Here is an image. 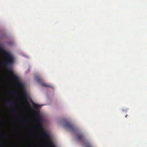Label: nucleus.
Masks as SVG:
<instances>
[{
	"mask_svg": "<svg viewBox=\"0 0 147 147\" xmlns=\"http://www.w3.org/2000/svg\"><path fill=\"white\" fill-rule=\"evenodd\" d=\"M0 51L4 54L6 59V60L3 63V65L7 68L9 65L13 64L14 62L13 56L2 48H0Z\"/></svg>",
	"mask_w": 147,
	"mask_h": 147,
	"instance_id": "nucleus-1",
	"label": "nucleus"
},
{
	"mask_svg": "<svg viewBox=\"0 0 147 147\" xmlns=\"http://www.w3.org/2000/svg\"><path fill=\"white\" fill-rule=\"evenodd\" d=\"M63 126L66 129L71 131L74 132L77 130V129L74 128L72 124L68 121H65L63 122Z\"/></svg>",
	"mask_w": 147,
	"mask_h": 147,
	"instance_id": "nucleus-2",
	"label": "nucleus"
},
{
	"mask_svg": "<svg viewBox=\"0 0 147 147\" xmlns=\"http://www.w3.org/2000/svg\"><path fill=\"white\" fill-rule=\"evenodd\" d=\"M39 129L41 131L43 135L47 140H50V136L43 129L42 123L39 124Z\"/></svg>",
	"mask_w": 147,
	"mask_h": 147,
	"instance_id": "nucleus-3",
	"label": "nucleus"
},
{
	"mask_svg": "<svg viewBox=\"0 0 147 147\" xmlns=\"http://www.w3.org/2000/svg\"><path fill=\"white\" fill-rule=\"evenodd\" d=\"M36 80L37 82H40L42 86L44 87H51L50 85H48L45 83L43 81L42 79L40 77L38 76H36Z\"/></svg>",
	"mask_w": 147,
	"mask_h": 147,
	"instance_id": "nucleus-4",
	"label": "nucleus"
},
{
	"mask_svg": "<svg viewBox=\"0 0 147 147\" xmlns=\"http://www.w3.org/2000/svg\"><path fill=\"white\" fill-rule=\"evenodd\" d=\"M8 71L10 73V74L12 76V79L16 81H19V77L15 75L14 74L13 71L11 69H9Z\"/></svg>",
	"mask_w": 147,
	"mask_h": 147,
	"instance_id": "nucleus-5",
	"label": "nucleus"
},
{
	"mask_svg": "<svg viewBox=\"0 0 147 147\" xmlns=\"http://www.w3.org/2000/svg\"><path fill=\"white\" fill-rule=\"evenodd\" d=\"M37 116L36 121L38 123L40 124L42 123V118L41 117L39 113L35 112Z\"/></svg>",
	"mask_w": 147,
	"mask_h": 147,
	"instance_id": "nucleus-6",
	"label": "nucleus"
},
{
	"mask_svg": "<svg viewBox=\"0 0 147 147\" xmlns=\"http://www.w3.org/2000/svg\"><path fill=\"white\" fill-rule=\"evenodd\" d=\"M6 102L8 103L10 106H11L14 108H15L16 107V104L15 102L13 101L11 102L10 100H7L6 101Z\"/></svg>",
	"mask_w": 147,
	"mask_h": 147,
	"instance_id": "nucleus-7",
	"label": "nucleus"
},
{
	"mask_svg": "<svg viewBox=\"0 0 147 147\" xmlns=\"http://www.w3.org/2000/svg\"><path fill=\"white\" fill-rule=\"evenodd\" d=\"M77 139L79 140H83L84 139V135L81 133H78L77 135Z\"/></svg>",
	"mask_w": 147,
	"mask_h": 147,
	"instance_id": "nucleus-8",
	"label": "nucleus"
},
{
	"mask_svg": "<svg viewBox=\"0 0 147 147\" xmlns=\"http://www.w3.org/2000/svg\"><path fill=\"white\" fill-rule=\"evenodd\" d=\"M39 105L38 104L33 103L32 104V107L34 108H37Z\"/></svg>",
	"mask_w": 147,
	"mask_h": 147,
	"instance_id": "nucleus-9",
	"label": "nucleus"
},
{
	"mask_svg": "<svg viewBox=\"0 0 147 147\" xmlns=\"http://www.w3.org/2000/svg\"><path fill=\"white\" fill-rule=\"evenodd\" d=\"M29 120L28 119H26L22 120H19V121L22 123H24L25 121H27Z\"/></svg>",
	"mask_w": 147,
	"mask_h": 147,
	"instance_id": "nucleus-10",
	"label": "nucleus"
},
{
	"mask_svg": "<svg viewBox=\"0 0 147 147\" xmlns=\"http://www.w3.org/2000/svg\"><path fill=\"white\" fill-rule=\"evenodd\" d=\"M48 144L49 145L51 146H52L53 145L52 142L51 141H49V142Z\"/></svg>",
	"mask_w": 147,
	"mask_h": 147,
	"instance_id": "nucleus-11",
	"label": "nucleus"
},
{
	"mask_svg": "<svg viewBox=\"0 0 147 147\" xmlns=\"http://www.w3.org/2000/svg\"><path fill=\"white\" fill-rule=\"evenodd\" d=\"M13 110L14 112H17V109H16Z\"/></svg>",
	"mask_w": 147,
	"mask_h": 147,
	"instance_id": "nucleus-12",
	"label": "nucleus"
},
{
	"mask_svg": "<svg viewBox=\"0 0 147 147\" xmlns=\"http://www.w3.org/2000/svg\"><path fill=\"white\" fill-rule=\"evenodd\" d=\"M19 85H20V86H23V85L21 84H20Z\"/></svg>",
	"mask_w": 147,
	"mask_h": 147,
	"instance_id": "nucleus-13",
	"label": "nucleus"
},
{
	"mask_svg": "<svg viewBox=\"0 0 147 147\" xmlns=\"http://www.w3.org/2000/svg\"><path fill=\"white\" fill-rule=\"evenodd\" d=\"M3 135H2V136H1V134H0V137H3Z\"/></svg>",
	"mask_w": 147,
	"mask_h": 147,
	"instance_id": "nucleus-14",
	"label": "nucleus"
},
{
	"mask_svg": "<svg viewBox=\"0 0 147 147\" xmlns=\"http://www.w3.org/2000/svg\"><path fill=\"white\" fill-rule=\"evenodd\" d=\"M127 115H126V116H125V117H126V118H127Z\"/></svg>",
	"mask_w": 147,
	"mask_h": 147,
	"instance_id": "nucleus-15",
	"label": "nucleus"
}]
</instances>
